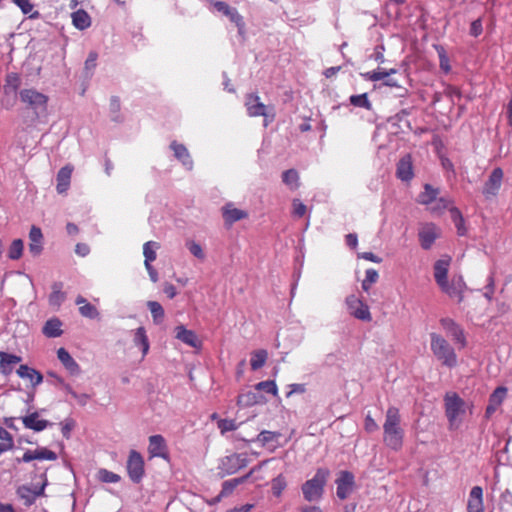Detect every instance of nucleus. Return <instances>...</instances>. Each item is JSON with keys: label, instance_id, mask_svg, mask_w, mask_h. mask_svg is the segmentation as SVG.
Wrapping results in <instances>:
<instances>
[{"label": "nucleus", "instance_id": "nucleus-1", "mask_svg": "<svg viewBox=\"0 0 512 512\" xmlns=\"http://www.w3.org/2000/svg\"><path fill=\"white\" fill-rule=\"evenodd\" d=\"M400 413L398 408L391 406L387 409L383 424V441L392 450H399L403 445L404 430L400 427Z\"/></svg>", "mask_w": 512, "mask_h": 512}, {"label": "nucleus", "instance_id": "nucleus-2", "mask_svg": "<svg viewBox=\"0 0 512 512\" xmlns=\"http://www.w3.org/2000/svg\"><path fill=\"white\" fill-rule=\"evenodd\" d=\"M430 349L435 358L448 368L457 366L458 359L454 347L440 334L430 333Z\"/></svg>", "mask_w": 512, "mask_h": 512}, {"label": "nucleus", "instance_id": "nucleus-3", "mask_svg": "<svg viewBox=\"0 0 512 512\" xmlns=\"http://www.w3.org/2000/svg\"><path fill=\"white\" fill-rule=\"evenodd\" d=\"M445 415L449 423L450 430L458 429L466 414V402L455 392H448L444 396Z\"/></svg>", "mask_w": 512, "mask_h": 512}, {"label": "nucleus", "instance_id": "nucleus-4", "mask_svg": "<svg viewBox=\"0 0 512 512\" xmlns=\"http://www.w3.org/2000/svg\"><path fill=\"white\" fill-rule=\"evenodd\" d=\"M329 474L328 469L318 468L314 476L302 484L301 490L306 501L318 502L322 499Z\"/></svg>", "mask_w": 512, "mask_h": 512}, {"label": "nucleus", "instance_id": "nucleus-5", "mask_svg": "<svg viewBox=\"0 0 512 512\" xmlns=\"http://www.w3.org/2000/svg\"><path fill=\"white\" fill-rule=\"evenodd\" d=\"M245 107L250 117H264V127H267L275 118L274 107L265 105L255 93L246 95Z\"/></svg>", "mask_w": 512, "mask_h": 512}, {"label": "nucleus", "instance_id": "nucleus-6", "mask_svg": "<svg viewBox=\"0 0 512 512\" xmlns=\"http://www.w3.org/2000/svg\"><path fill=\"white\" fill-rule=\"evenodd\" d=\"M20 100L35 112L47 111L48 96L34 88L23 89L19 92Z\"/></svg>", "mask_w": 512, "mask_h": 512}, {"label": "nucleus", "instance_id": "nucleus-7", "mask_svg": "<svg viewBox=\"0 0 512 512\" xmlns=\"http://www.w3.org/2000/svg\"><path fill=\"white\" fill-rule=\"evenodd\" d=\"M345 304L350 315L362 321H371L369 307L355 294L348 295Z\"/></svg>", "mask_w": 512, "mask_h": 512}, {"label": "nucleus", "instance_id": "nucleus-8", "mask_svg": "<svg viewBox=\"0 0 512 512\" xmlns=\"http://www.w3.org/2000/svg\"><path fill=\"white\" fill-rule=\"evenodd\" d=\"M126 469L129 478L134 483H139L145 473L144 459L136 450H131L127 459Z\"/></svg>", "mask_w": 512, "mask_h": 512}, {"label": "nucleus", "instance_id": "nucleus-9", "mask_svg": "<svg viewBox=\"0 0 512 512\" xmlns=\"http://www.w3.org/2000/svg\"><path fill=\"white\" fill-rule=\"evenodd\" d=\"M503 176L504 173L501 168L493 169L482 189V194L487 200L497 196L502 185Z\"/></svg>", "mask_w": 512, "mask_h": 512}, {"label": "nucleus", "instance_id": "nucleus-10", "mask_svg": "<svg viewBox=\"0 0 512 512\" xmlns=\"http://www.w3.org/2000/svg\"><path fill=\"white\" fill-rule=\"evenodd\" d=\"M335 483L337 486V497L341 500H345L353 491L355 486V478L351 472L343 470L339 472Z\"/></svg>", "mask_w": 512, "mask_h": 512}, {"label": "nucleus", "instance_id": "nucleus-11", "mask_svg": "<svg viewBox=\"0 0 512 512\" xmlns=\"http://www.w3.org/2000/svg\"><path fill=\"white\" fill-rule=\"evenodd\" d=\"M440 289L449 297L456 298L458 302H461L463 300V293L466 289V284L461 275L453 276L451 281L448 282L447 280Z\"/></svg>", "mask_w": 512, "mask_h": 512}, {"label": "nucleus", "instance_id": "nucleus-12", "mask_svg": "<svg viewBox=\"0 0 512 512\" xmlns=\"http://www.w3.org/2000/svg\"><path fill=\"white\" fill-rule=\"evenodd\" d=\"M440 324L446 334L451 337L456 344H460L461 347L466 345L464 331L453 319L442 318Z\"/></svg>", "mask_w": 512, "mask_h": 512}, {"label": "nucleus", "instance_id": "nucleus-13", "mask_svg": "<svg viewBox=\"0 0 512 512\" xmlns=\"http://www.w3.org/2000/svg\"><path fill=\"white\" fill-rule=\"evenodd\" d=\"M439 235V228L436 225L432 223L425 224L419 230V240L421 247L425 250L430 249Z\"/></svg>", "mask_w": 512, "mask_h": 512}, {"label": "nucleus", "instance_id": "nucleus-14", "mask_svg": "<svg viewBox=\"0 0 512 512\" xmlns=\"http://www.w3.org/2000/svg\"><path fill=\"white\" fill-rule=\"evenodd\" d=\"M148 452L150 457L168 458V450L164 437L162 435H153L149 437Z\"/></svg>", "mask_w": 512, "mask_h": 512}, {"label": "nucleus", "instance_id": "nucleus-15", "mask_svg": "<svg viewBox=\"0 0 512 512\" xmlns=\"http://www.w3.org/2000/svg\"><path fill=\"white\" fill-rule=\"evenodd\" d=\"M450 262L451 258L449 256H445L434 263V279L439 288H441L447 281Z\"/></svg>", "mask_w": 512, "mask_h": 512}, {"label": "nucleus", "instance_id": "nucleus-16", "mask_svg": "<svg viewBox=\"0 0 512 512\" xmlns=\"http://www.w3.org/2000/svg\"><path fill=\"white\" fill-rule=\"evenodd\" d=\"M57 459V455L54 451L47 448H40L34 451L27 450L21 459H17V462H30L32 460H50L54 461Z\"/></svg>", "mask_w": 512, "mask_h": 512}, {"label": "nucleus", "instance_id": "nucleus-17", "mask_svg": "<svg viewBox=\"0 0 512 512\" xmlns=\"http://www.w3.org/2000/svg\"><path fill=\"white\" fill-rule=\"evenodd\" d=\"M468 512H484L483 489L480 486H474L469 494L467 503Z\"/></svg>", "mask_w": 512, "mask_h": 512}, {"label": "nucleus", "instance_id": "nucleus-18", "mask_svg": "<svg viewBox=\"0 0 512 512\" xmlns=\"http://www.w3.org/2000/svg\"><path fill=\"white\" fill-rule=\"evenodd\" d=\"M280 432L263 430L261 431L255 440L256 443H259L263 447H267L269 449H275L279 445V439L281 437Z\"/></svg>", "mask_w": 512, "mask_h": 512}, {"label": "nucleus", "instance_id": "nucleus-19", "mask_svg": "<svg viewBox=\"0 0 512 512\" xmlns=\"http://www.w3.org/2000/svg\"><path fill=\"white\" fill-rule=\"evenodd\" d=\"M73 172V167L71 165H66L62 167L57 173V185L56 190L59 194L66 193L70 187L71 176Z\"/></svg>", "mask_w": 512, "mask_h": 512}, {"label": "nucleus", "instance_id": "nucleus-20", "mask_svg": "<svg viewBox=\"0 0 512 512\" xmlns=\"http://www.w3.org/2000/svg\"><path fill=\"white\" fill-rule=\"evenodd\" d=\"M29 251L33 256H39L43 249V234L40 228L32 226L29 232Z\"/></svg>", "mask_w": 512, "mask_h": 512}, {"label": "nucleus", "instance_id": "nucleus-21", "mask_svg": "<svg viewBox=\"0 0 512 512\" xmlns=\"http://www.w3.org/2000/svg\"><path fill=\"white\" fill-rule=\"evenodd\" d=\"M396 174L400 180L405 182H408L413 178L414 174L410 155H405L399 160Z\"/></svg>", "mask_w": 512, "mask_h": 512}, {"label": "nucleus", "instance_id": "nucleus-22", "mask_svg": "<svg viewBox=\"0 0 512 512\" xmlns=\"http://www.w3.org/2000/svg\"><path fill=\"white\" fill-rule=\"evenodd\" d=\"M22 422L25 428L34 430L36 432L43 431L44 429L51 425L49 421L39 419L38 412H33L23 417Z\"/></svg>", "mask_w": 512, "mask_h": 512}, {"label": "nucleus", "instance_id": "nucleus-23", "mask_svg": "<svg viewBox=\"0 0 512 512\" xmlns=\"http://www.w3.org/2000/svg\"><path fill=\"white\" fill-rule=\"evenodd\" d=\"M175 332L176 338L183 343L193 348L200 346L201 342L194 331L186 329L183 325H179L175 328Z\"/></svg>", "mask_w": 512, "mask_h": 512}, {"label": "nucleus", "instance_id": "nucleus-24", "mask_svg": "<svg viewBox=\"0 0 512 512\" xmlns=\"http://www.w3.org/2000/svg\"><path fill=\"white\" fill-rule=\"evenodd\" d=\"M170 148L174 152V156L187 168L191 169L193 165L192 158L188 152V149L177 141H172Z\"/></svg>", "mask_w": 512, "mask_h": 512}, {"label": "nucleus", "instance_id": "nucleus-25", "mask_svg": "<svg viewBox=\"0 0 512 512\" xmlns=\"http://www.w3.org/2000/svg\"><path fill=\"white\" fill-rule=\"evenodd\" d=\"M22 358L20 356L9 354L7 352H0V373L9 375L13 371V365L20 363Z\"/></svg>", "mask_w": 512, "mask_h": 512}, {"label": "nucleus", "instance_id": "nucleus-26", "mask_svg": "<svg viewBox=\"0 0 512 512\" xmlns=\"http://www.w3.org/2000/svg\"><path fill=\"white\" fill-rule=\"evenodd\" d=\"M226 17L230 20L231 23H233L237 27L239 37L241 38V40H244L246 36V30L243 17L235 8H230L227 5Z\"/></svg>", "mask_w": 512, "mask_h": 512}, {"label": "nucleus", "instance_id": "nucleus-27", "mask_svg": "<svg viewBox=\"0 0 512 512\" xmlns=\"http://www.w3.org/2000/svg\"><path fill=\"white\" fill-rule=\"evenodd\" d=\"M62 322L60 319L53 317L46 321L42 328V333L48 338L60 337L63 333Z\"/></svg>", "mask_w": 512, "mask_h": 512}, {"label": "nucleus", "instance_id": "nucleus-28", "mask_svg": "<svg viewBox=\"0 0 512 512\" xmlns=\"http://www.w3.org/2000/svg\"><path fill=\"white\" fill-rule=\"evenodd\" d=\"M75 303L79 306V312L83 317L95 319L99 316L97 308L89 303L83 296L79 295Z\"/></svg>", "mask_w": 512, "mask_h": 512}, {"label": "nucleus", "instance_id": "nucleus-29", "mask_svg": "<svg viewBox=\"0 0 512 512\" xmlns=\"http://www.w3.org/2000/svg\"><path fill=\"white\" fill-rule=\"evenodd\" d=\"M57 357L60 360V362L65 366V368L69 370L72 374L79 372V365L65 348L61 347L58 349Z\"/></svg>", "mask_w": 512, "mask_h": 512}, {"label": "nucleus", "instance_id": "nucleus-30", "mask_svg": "<svg viewBox=\"0 0 512 512\" xmlns=\"http://www.w3.org/2000/svg\"><path fill=\"white\" fill-rule=\"evenodd\" d=\"M17 374L23 379H29L33 385H38L43 380V376L40 372L28 367L27 365H20L17 370Z\"/></svg>", "mask_w": 512, "mask_h": 512}, {"label": "nucleus", "instance_id": "nucleus-31", "mask_svg": "<svg viewBox=\"0 0 512 512\" xmlns=\"http://www.w3.org/2000/svg\"><path fill=\"white\" fill-rule=\"evenodd\" d=\"M21 85V77L16 72H10L6 75L5 85H4V94L8 96L9 94H17V91Z\"/></svg>", "mask_w": 512, "mask_h": 512}, {"label": "nucleus", "instance_id": "nucleus-32", "mask_svg": "<svg viewBox=\"0 0 512 512\" xmlns=\"http://www.w3.org/2000/svg\"><path fill=\"white\" fill-rule=\"evenodd\" d=\"M282 182L291 190L295 191L300 187V176L296 169L285 170L282 175Z\"/></svg>", "mask_w": 512, "mask_h": 512}, {"label": "nucleus", "instance_id": "nucleus-33", "mask_svg": "<svg viewBox=\"0 0 512 512\" xmlns=\"http://www.w3.org/2000/svg\"><path fill=\"white\" fill-rule=\"evenodd\" d=\"M71 17L73 25L79 30H85L91 25L89 14L83 9L73 12Z\"/></svg>", "mask_w": 512, "mask_h": 512}, {"label": "nucleus", "instance_id": "nucleus-34", "mask_svg": "<svg viewBox=\"0 0 512 512\" xmlns=\"http://www.w3.org/2000/svg\"><path fill=\"white\" fill-rule=\"evenodd\" d=\"M395 73H397V70L394 69V68L389 69V70L378 68V69L373 70V71H368V72H365V73H361V76L365 80L377 82V81L384 80L387 77H389V76H391L392 74H395Z\"/></svg>", "mask_w": 512, "mask_h": 512}, {"label": "nucleus", "instance_id": "nucleus-35", "mask_svg": "<svg viewBox=\"0 0 512 512\" xmlns=\"http://www.w3.org/2000/svg\"><path fill=\"white\" fill-rule=\"evenodd\" d=\"M264 402L263 396L254 391H247L238 396V403L241 406H253Z\"/></svg>", "mask_w": 512, "mask_h": 512}, {"label": "nucleus", "instance_id": "nucleus-36", "mask_svg": "<svg viewBox=\"0 0 512 512\" xmlns=\"http://www.w3.org/2000/svg\"><path fill=\"white\" fill-rule=\"evenodd\" d=\"M62 283L55 282L52 285V292L49 295V304L54 307H60L62 302L65 300V294L62 292Z\"/></svg>", "mask_w": 512, "mask_h": 512}, {"label": "nucleus", "instance_id": "nucleus-37", "mask_svg": "<svg viewBox=\"0 0 512 512\" xmlns=\"http://www.w3.org/2000/svg\"><path fill=\"white\" fill-rule=\"evenodd\" d=\"M268 358V353L264 349L253 351L251 354L250 365L253 371L262 368Z\"/></svg>", "mask_w": 512, "mask_h": 512}, {"label": "nucleus", "instance_id": "nucleus-38", "mask_svg": "<svg viewBox=\"0 0 512 512\" xmlns=\"http://www.w3.org/2000/svg\"><path fill=\"white\" fill-rule=\"evenodd\" d=\"M247 217L248 213L246 211L235 208L232 203H226V223H233Z\"/></svg>", "mask_w": 512, "mask_h": 512}, {"label": "nucleus", "instance_id": "nucleus-39", "mask_svg": "<svg viewBox=\"0 0 512 512\" xmlns=\"http://www.w3.org/2000/svg\"><path fill=\"white\" fill-rule=\"evenodd\" d=\"M133 341L136 346L141 347L142 354L145 356L149 351V340L144 327L136 329Z\"/></svg>", "mask_w": 512, "mask_h": 512}, {"label": "nucleus", "instance_id": "nucleus-40", "mask_svg": "<svg viewBox=\"0 0 512 512\" xmlns=\"http://www.w3.org/2000/svg\"><path fill=\"white\" fill-rule=\"evenodd\" d=\"M438 195V190L433 188L430 184L424 185V191L418 196V202L428 205L432 203Z\"/></svg>", "mask_w": 512, "mask_h": 512}, {"label": "nucleus", "instance_id": "nucleus-41", "mask_svg": "<svg viewBox=\"0 0 512 512\" xmlns=\"http://www.w3.org/2000/svg\"><path fill=\"white\" fill-rule=\"evenodd\" d=\"M159 248V243L155 241H148L143 245L144 264L151 263L156 259V250Z\"/></svg>", "mask_w": 512, "mask_h": 512}, {"label": "nucleus", "instance_id": "nucleus-42", "mask_svg": "<svg viewBox=\"0 0 512 512\" xmlns=\"http://www.w3.org/2000/svg\"><path fill=\"white\" fill-rule=\"evenodd\" d=\"M349 102L354 107L364 108L366 110L372 109V103L368 99V94H357L349 97Z\"/></svg>", "mask_w": 512, "mask_h": 512}, {"label": "nucleus", "instance_id": "nucleus-43", "mask_svg": "<svg viewBox=\"0 0 512 512\" xmlns=\"http://www.w3.org/2000/svg\"><path fill=\"white\" fill-rule=\"evenodd\" d=\"M147 306L151 312L154 323L159 324L164 318V309L157 301H148Z\"/></svg>", "mask_w": 512, "mask_h": 512}, {"label": "nucleus", "instance_id": "nucleus-44", "mask_svg": "<svg viewBox=\"0 0 512 512\" xmlns=\"http://www.w3.org/2000/svg\"><path fill=\"white\" fill-rule=\"evenodd\" d=\"M23 249H24V243L21 239L13 240L9 247V250H8V257L11 260L20 259L23 254Z\"/></svg>", "mask_w": 512, "mask_h": 512}, {"label": "nucleus", "instance_id": "nucleus-45", "mask_svg": "<svg viewBox=\"0 0 512 512\" xmlns=\"http://www.w3.org/2000/svg\"><path fill=\"white\" fill-rule=\"evenodd\" d=\"M507 395V388L504 386L497 387L489 397V402L493 405L500 406Z\"/></svg>", "mask_w": 512, "mask_h": 512}, {"label": "nucleus", "instance_id": "nucleus-46", "mask_svg": "<svg viewBox=\"0 0 512 512\" xmlns=\"http://www.w3.org/2000/svg\"><path fill=\"white\" fill-rule=\"evenodd\" d=\"M255 389L257 391H263L274 396L278 395V388L275 381L273 380L261 381L255 385Z\"/></svg>", "mask_w": 512, "mask_h": 512}, {"label": "nucleus", "instance_id": "nucleus-47", "mask_svg": "<svg viewBox=\"0 0 512 512\" xmlns=\"http://www.w3.org/2000/svg\"><path fill=\"white\" fill-rule=\"evenodd\" d=\"M378 278H379V275L375 269H372V268L367 269L365 272V278L362 281V289L366 292L369 291L372 284L377 282Z\"/></svg>", "mask_w": 512, "mask_h": 512}, {"label": "nucleus", "instance_id": "nucleus-48", "mask_svg": "<svg viewBox=\"0 0 512 512\" xmlns=\"http://www.w3.org/2000/svg\"><path fill=\"white\" fill-rule=\"evenodd\" d=\"M98 479L104 483H117L120 481L121 477L107 469H100L98 471Z\"/></svg>", "mask_w": 512, "mask_h": 512}, {"label": "nucleus", "instance_id": "nucleus-49", "mask_svg": "<svg viewBox=\"0 0 512 512\" xmlns=\"http://www.w3.org/2000/svg\"><path fill=\"white\" fill-rule=\"evenodd\" d=\"M286 480L283 475H278L272 480V491L275 496H280L286 488Z\"/></svg>", "mask_w": 512, "mask_h": 512}, {"label": "nucleus", "instance_id": "nucleus-50", "mask_svg": "<svg viewBox=\"0 0 512 512\" xmlns=\"http://www.w3.org/2000/svg\"><path fill=\"white\" fill-rule=\"evenodd\" d=\"M240 461L243 462L244 459H240V457L238 455L233 454L231 456H227L226 457V468H225L226 474L234 473L237 470L236 465L241 466V464H239Z\"/></svg>", "mask_w": 512, "mask_h": 512}, {"label": "nucleus", "instance_id": "nucleus-51", "mask_svg": "<svg viewBox=\"0 0 512 512\" xmlns=\"http://www.w3.org/2000/svg\"><path fill=\"white\" fill-rule=\"evenodd\" d=\"M451 213H452V218L455 222V226L457 228L458 234L464 235L465 234L464 219H463L460 211L458 209L454 208L451 210Z\"/></svg>", "mask_w": 512, "mask_h": 512}, {"label": "nucleus", "instance_id": "nucleus-52", "mask_svg": "<svg viewBox=\"0 0 512 512\" xmlns=\"http://www.w3.org/2000/svg\"><path fill=\"white\" fill-rule=\"evenodd\" d=\"M292 206H293V215L295 217L301 218L305 215V213L307 211V207L299 199H294L292 201Z\"/></svg>", "mask_w": 512, "mask_h": 512}, {"label": "nucleus", "instance_id": "nucleus-53", "mask_svg": "<svg viewBox=\"0 0 512 512\" xmlns=\"http://www.w3.org/2000/svg\"><path fill=\"white\" fill-rule=\"evenodd\" d=\"M482 32H483L482 19L478 18L471 23L469 33L473 37H478L482 34Z\"/></svg>", "mask_w": 512, "mask_h": 512}, {"label": "nucleus", "instance_id": "nucleus-54", "mask_svg": "<svg viewBox=\"0 0 512 512\" xmlns=\"http://www.w3.org/2000/svg\"><path fill=\"white\" fill-rule=\"evenodd\" d=\"M287 388H288V391L286 392L287 398L291 397L293 394H303L306 391L305 385L298 384V383L289 384L287 386Z\"/></svg>", "mask_w": 512, "mask_h": 512}, {"label": "nucleus", "instance_id": "nucleus-55", "mask_svg": "<svg viewBox=\"0 0 512 512\" xmlns=\"http://www.w3.org/2000/svg\"><path fill=\"white\" fill-rule=\"evenodd\" d=\"M12 2L21 9L23 14H29L34 8L30 0H12Z\"/></svg>", "mask_w": 512, "mask_h": 512}, {"label": "nucleus", "instance_id": "nucleus-56", "mask_svg": "<svg viewBox=\"0 0 512 512\" xmlns=\"http://www.w3.org/2000/svg\"><path fill=\"white\" fill-rule=\"evenodd\" d=\"M250 473L243 476L226 480V493L232 492L239 484L249 477Z\"/></svg>", "mask_w": 512, "mask_h": 512}, {"label": "nucleus", "instance_id": "nucleus-57", "mask_svg": "<svg viewBox=\"0 0 512 512\" xmlns=\"http://www.w3.org/2000/svg\"><path fill=\"white\" fill-rule=\"evenodd\" d=\"M16 99L17 94H9L8 96L4 94V97L1 99V105L4 109L10 110L16 104Z\"/></svg>", "mask_w": 512, "mask_h": 512}, {"label": "nucleus", "instance_id": "nucleus-58", "mask_svg": "<svg viewBox=\"0 0 512 512\" xmlns=\"http://www.w3.org/2000/svg\"><path fill=\"white\" fill-rule=\"evenodd\" d=\"M187 247L189 251L197 258L202 259L204 257L203 250L201 246L193 241L187 242Z\"/></svg>", "mask_w": 512, "mask_h": 512}, {"label": "nucleus", "instance_id": "nucleus-59", "mask_svg": "<svg viewBox=\"0 0 512 512\" xmlns=\"http://www.w3.org/2000/svg\"><path fill=\"white\" fill-rule=\"evenodd\" d=\"M494 289H495V283H494V277L492 275H490L488 277V283L485 287V292H484V297L488 300V301H491L492 300V297H493V294H494Z\"/></svg>", "mask_w": 512, "mask_h": 512}, {"label": "nucleus", "instance_id": "nucleus-60", "mask_svg": "<svg viewBox=\"0 0 512 512\" xmlns=\"http://www.w3.org/2000/svg\"><path fill=\"white\" fill-rule=\"evenodd\" d=\"M14 441L13 437L9 436L8 438L1 439L0 441V455L6 451H9L13 448Z\"/></svg>", "mask_w": 512, "mask_h": 512}, {"label": "nucleus", "instance_id": "nucleus-61", "mask_svg": "<svg viewBox=\"0 0 512 512\" xmlns=\"http://www.w3.org/2000/svg\"><path fill=\"white\" fill-rule=\"evenodd\" d=\"M75 253L80 257H85L90 253V247L86 243H77Z\"/></svg>", "mask_w": 512, "mask_h": 512}, {"label": "nucleus", "instance_id": "nucleus-62", "mask_svg": "<svg viewBox=\"0 0 512 512\" xmlns=\"http://www.w3.org/2000/svg\"><path fill=\"white\" fill-rule=\"evenodd\" d=\"M111 113L117 115L120 112L121 104L120 99L117 96H113L110 99V105H109Z\"/></svg>", "mask_w": 512, "mask_h": 512}, {"label": "nucleus", "instance_id": "nucleus-63", "mask_svg": "<svg viewBox=\"0 0 512 512\" xmlns=\"http://www.w3.org/2000/svg\"><path fill=\"white\" fill-rule=\"evenodd\" d=\"M97 56L98 55L95 52H91L88 55V58L85 61V68L87 70H91V69H94L96 67Z\"/></svg>", "mask_w": 512, "mask_h": 512}, {"label": "nucleus", "instance_id": "nucleus-64", "mask_svg": "<svg viewBox=\"0 0 512 512\" xmlns=\"http://www.w3.org/2000/svg\"><path fill=\"white\" fill-rule=\"evenodd\" d=\"M365 428L368 432H373L378 429L377 423L374 421V419L368 415L365 418Z\"/></svg>", "mask_w": 512, "mask_h": 512}]
</instances>
